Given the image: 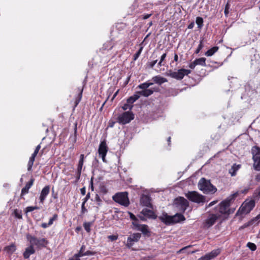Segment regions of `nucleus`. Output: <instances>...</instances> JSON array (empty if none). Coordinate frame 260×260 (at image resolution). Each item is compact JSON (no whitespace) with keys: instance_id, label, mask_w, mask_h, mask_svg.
Listing matches in <instances>:
<instances>
[{"instance_id":"f257e3e1","label":"nucleus","mask_w":260,"mask_h":260,"mask_svg":"<svg viewBox=\"0 0 260 260\" xmlns=\"http://www.w3.org/2000/svg\"><path fill=\"white\" fill-rule=\"evenodd\" d=\"M158 218L161 221L167 225L174 224L185 220L183 215L179 213H177L174 216H170L166 213H164L158 217Z\"/></svg>"},{"instance_id":"f03ea898","label":"nucleus","mask_w":260,"mask_h":260,"mask_svg":"<svg viewBox=\"0 0 260 260\" xmlns=\"http://www.w3.org/2000/svg\"><path fill=\"white\" fill-rule=\"evenodd\" d=\"M198 187L203 193L206 194H213L217 191L216 188L211 184L210 180L204 178H202L200 180Z\"/></svg>"},{"instance_id":"7ed1b4c3","label":"nucleus","mask_w":260,"mask_h":260,"mask_svg":"<svg viewBox=\"0 0 260 260\" xmlns=\"http://www.w3.org/2000/svg\"><path fill=\"white\" fill-rule=\"evenodd\" d=\"M238 192H236L221 202L219 207V212L221 214H229V207L237 197Z\"/></svg>"},{"instance_id":"20e7f679","label":"nucleus","mask_w":260,"mask_h":260,"mask_svg":"<svg viewBox=\"0 0 260 260\" xmlns=\"http://www.w3.org/2000/svg\"><path fill=\"white\" fill-rule=\"evenodd\" d=\"M112 199L115 202L124 207L129 205V201L127 192H120L115 194Z\"/></svg>"},{"instance_id":"39448f33","label":"nucleus","mask_w":260,"mask_h":260,"mask_svg":"<svg viewBox=\"0 0 260 260\" xmlns=\"http://www.w3.org/2000/svg\"><path fill=\"white\" fill-rule=\"evenodd\" d=\"M26 239L33 247L34 246H36L38 248L45 247L47 244V241L45 238L38 239L29 234L26 235Z\"/></svg>"},{"instance_id":"423d86ee","label":"nucleus","mask_w":260,"mask_h":260,"mask_svg":"<svg viewBox=\"0 0 260 260\" xmlns=\"http://www.w3.org/2000/svg\"><path fill=\"white\" fill-rule=\"evenodd\" d=\"M186 198L191 202L203 204L205 202V197L197 191H189L186 193Z\"/></svg>"},{"instance_id":"0eeeda50","label":"nucleus","mask_w":260,"mask_h":260,"mask_svg":"<svg viewBox=\"0 0 260 260\" xmlns=\"http://www.w3.org/2000/svg\"><path fill=\"white\" fill-rule=\"evenodd\" d=\"M153 83L146 82L138 85V88L141 89L142 90L137 92L140 95L148 97L153 93L152 89H148L149 87L152 85Z\"/></svg>"},{"instance_id":"6e6552de","label":"nucleus","mask_w":260,"mask_h":260,"mask_svg":"<svg viewBox=\"0 0 260 260\" xmlns=\"http://www.w3.org/2000/svg\"><path fill=\"white\" fill-rule=\"evenodd\" d=\"M191 73L189 70L181 69L176 72L170 71L168 76L177 80H181L185 75H187Z\"/></svg>"},{"instance_id":"1a4fd4ad","label":"nucleus","mask_w":260,"mask_h":260,"mask_svg":"<svg viewBox=\"0 0 260 260\" xmlns=\"http://www.w3.org/2000/svg\"><path fill=\"white\" fill-rule=\"evenodd\" d=\"M174 204L179 211L184 212L188 207L189 203L184 198L178 197L174 200Z\"/></svg>"},{"instance_id":"9d476101","label":"nucleus","mask_w":260,"mask_h":260,"mask_svg":"<svg viewBox=\"0 0 260 260\" xmlns=\"http://www.w3.org/2000/svg\"><path fill=\"white\" fill-rule=\"evenodd\" d=\"M254 200H246L240 207L241 212L242 214L249 213L255 206Z\"/></svg>"},{"instance_id":"9b49d317","label":"nucleus","mask_w":260,"mask_h":260,"mask_svg":"<svg viewBox=\"0 0 260 260\" xmlns=\"http://www.w3.org/2000/svg\"><path fill=\"white\" fill-rule=\"evenodd\" d=\"M134 118V115L129 112H125L119 115L117 118L118 122L121 124H125L129 123Z\"/></svg>"},{"instance_id":"f8f14e48","label":"nucleus","mask_w":260,"mask_h":260,"mask_svg":"<svg viewBox=\"0 0 260 260\" xmlns=\"http://www.w3.org/2000/svg\"><path fill=\"white\" fill-rule=\"evenodd\" d=\"M108 150V147L107 145L106 141H103L100 143L99 145L98 152L99 155L102 157L104 162H106V156Z\"/></svg>"},{"instance_id":"ddd939ff","label":"nucleus","mask_w":260,"mask_h":260,"mask_svg":"<svg viewBox=\"0 0 260 260\" xmlns=\"http://www.w3.org/2000/svg\"><path fill=\"white\" fill-rule=\"evenodd\" d=\"M141 237L140 233H134L131 235L127 239L126 246L131 248L135 242H138Z\"/></svg>"},{"instance_id":"4468645a","label":"nucleus","mask_w":260,"mask_h":260,"mask_svg":"<svg viewBox=\"0 0 260 260\" xmlns=\"http://www.w3.org/2000/svg\"><path fill=\"white\" fill-rule=\"evenodd\" d=\"M219 217V215L215 214H210L205 220L204 224L206 227L209 228L213 225L218 218Z\"/></svg>"},{"instance_id":"2eb2a0df","label":"nucleus","mask_w":260,"mask_h":260,"mask_svg":"<svg viewBox=\"0 0 260 260\" xmlns=\"http://www.w3.org/2000/svg\"><path fill=\"white\" fill-rule=\"evenodd\" d=\"M220 253V249H216L212 250L211 252L206 254L205 255L201 257L200 260H211L217 256Z\"/></svg>"},{"instance_id":"dca6fc26","label":"nucleus","mask_w":260,"mask_h":260,"mask_svg":"<svg viewBox=\"0 0 260 260\" xmlns=\"http://www.w3.org/2000/svg\"><path fill=\"white\" fill-rule=\"evenodd\" d=\"M135 230L142 232L144 234L146 235L149 233L148 226L146 224H140L136 221L132 222Z\"/></svg>"},{"instance_id":"f3484780","label":"nucleus","mask_w":260,"mask_h":260,"mask_svg":"<svg viewBox=\"0 0 260 260\" xmlns=\"http://www.w3.org/2000/svg\"><path fill=\"white\" fill-rule=\"evenodd\" d=\"M141 214H142L143 216H139V217L142 220H145L144 216L152 218H155V216L154 215V212L151 210L150 209H144L141 212Z\"/></svg>"},{"instance_id":"a211bd4d","label":"nucleus","mask_w":260,"mask_h":260,"mask_svg":"<svg viewBox=\"0 0 260 260\" xmlns=\"http://www.w3.org/2000/svg\"><path fill=\"white\" fill-rule=\"evenodd\" d=\"M140 203L144 206L151 207L150 198L148 195L143 194L140 199Z\"/></svg>"},{"instance_id":"6ab92c4d","label":"nucleus","mask_w":260,"mask_h":260,"mask_svg":"<svg viewBox=\"0 0 260 260\" xmlns=\"http://www.w3.org/2000/svg\"><path fill=\"white\" fill-rule=\"evenodd\" d=\"M49 191H50V187L49 186H46L42 189L41 192L40 197V202L42 203H43L46 197L49 194Z\"/></svg>"},{"instance_id":"aec40b11","label":"nucleus","mask_w":260,"mask_h":260,"mask_svg":"<svg viewBox=\"0 0 260 260\" xmlns=\"http://www.w3.org/2000/svg\"><path fill=\"white\" fill-rule=\"evenodd\" d=\"M252 158L254 161L253 166L254 170L257 171H260V155H254Z\"/></svg>"},{"instance_id":"412c9836","label":"nucleus","mask_w":260,"mask_h":260,"mask_svg":"<svg viewBox=\"0 0 260 260\" xmlns=\"http://www.w3.org/2000/svg\"><path fill=\"white\" fill-rule=\"evenodd\" d=\"M84 154H81L80 156V159L79 160L77 174L78 177L79 178L81 174L82 169L84 162Z\"/></svg>"},{"instance_id":"4be33fe9","label":"nucleus","mask_w":260,"mask_h":260,"mask_svg":"<svg viewBox=\"0 0 260 260\" xmlns=\"http://www.w3.org/2000/svg\"><path fill=\"white\" fill-rule=\"evenodd\" d=\"M35 252L34 247L30 244L29 246L27 247L23 253V256L25 258H28L30 255Z\"/></svg>"},{"instance_id":"5701e85b","label":"nucleus","mask_w":260,"mask_h":260,"mask_svg":"<svg viewBox=\"0 0 260 260\" xmlns=\"http://www.w3.org/2000/svg\"><path fill=\"white\" fill-rule=\"evenodd\" d=\"M16 250V246L14 244H11L5 247L4 250L9 256L11 255Z\"/></svg>"},{"instance_id":"b1692460","label":"nucleus","mask_w":260,"mask_h":260,"mask_svg":"<svg viewBox=\"0 0 260 260\" xmlns=\"http://www.w3.org/2000/svg\"><path fill=\"white\" fill-rule=\"evenodd\" d=\"M152 80L155 83L158 84L159 85H161V84L168 81L166 78L159 75L153 77Z\"/></svg>"},{"instance_id":"393cba45","label":"nucleus","mask_w":260,"mask_h":260,"mask_svg":"<svg viewBox=\"0 0 260 260\" xmlns=\"http://www.w3.org/2000/svg\"><path fill=\"white\" fill-rule=\"evenodd\" d=\"M34 180L31 179L30 181L28 182L24 187H23L21 190V196L25 195L28 192V190L31 186L33 184Z\"/></svg>"},{"instance_id":"a878e982","label":"nucleus","mask_w":260,"mask_h":260,"mask_svg":"<svg viewBox=\"0 0 260 260\" xmlns=\"http://www.w3.org/2000/svg\"><path fill=\"white\" fill-rule=\"evenodd\" d=\"M140 95L137 92L135 94L131 96L127 100V102L131 105H133V104L139 99L140 97Z\"/></svg>"},{"instance_id":"bb28decb","label":"nucleus","mask_w":260,"mask_h":260,"mask_svg":"<svg viewBox=\"0 0 260 260\" xmlns=\"http://www.w3.org/2000/svg\"><path fill=\"white\" fill-rule=\"evenodd\" d=\"M241 166L234 164L229 170V173L232 176H235L236 175L237 171L240 169Z\"/></svg>"},{"instance_id":"cd10ccee","label":"nucleus","mask_w":260,"mask_h":260,"mask_svg":"<svg viewBox=\"0 0 260 260\" xmlns=\"http://www.w3.org/2000/svg\"><path fill=\"white\" fill-rule=\"evenodd\" d=\"M206 59L205 58L201 57L196 59L194 61L197 66H206Z\"/></svg>"},{"instance_id":"c85d7f7f","label":"nucleus","mask_w":260,"mask_h":260,"mask_svg":"<svg viewBox=\"0 0 260 260\" xmlns=\"http://www.w3.org/2000/svg\"><path fill=\"white\" fill-rule=\"evenodd\" d=\"M85 246L83 245L81 248L78 254H76L74 255V257L75 259H78L80 260V257L83 256L84 255H82V254H83L85 253Z\"/></svg>"},{"instance_id":"c756f323","label":"nucleus","mask_w":260,"mask_h":260,"mask_svg":"<svg viewBox=\"0 0 260 260\" xmlns=\"http://www.w3.org/2000/svg\"><path fill=\"white\" fill-rule=\"evenodd\" d=\"M218 49L217 47H213L212 48L208 50L206 53L205 55L207 56H211L213 55Z\"/></svg>"},{"instance_id":"7c9ffc66","label":"nucleus","mask_w":260,"mask_h":260,"mask_svg":"<svg viewBox=\"0 0 260 260\" xmlns=\"http://www.w3.org/2000/svg\"><path fill=\"white\" fill-rule=\"evenodd\" d=\"M252 153L253 156L254 155H259L260 154V148L257 146H254L252 149Z\"/></svg>"},{"instance_id":"2f4dec72","label":"nucleus","mask_w":260,"mask_h":260,"mask_svg":"<svg viewBox=\"0 0 260 260\" xmlns=\"http://www.w3.org/2000/svg\"><path fill=\"white\" fill-rule=\"evenodd\" d=\"M254 199L258 200L260 198V186L255 190L253 193Z\"/></svg>"},{"instance_id":"473e14b6","label":"nucleus","mask_w":260,"mask_h":260,"mask_svg":"<svg viewBox=\"0 0 260 260\" xmlns=\"http://www.w3.org/2000/svg\"><path fill=\"white\" fill-rule=\"evenodd\" d=\"M167 56V52H165L161 56V57H160V61H159V62L158 63V66L159 67H161L162 66H164V63H163L165 59L166 58Z\"/></svg>"},{"instance_id":"72a5a7b5","label":"nucleus","mask_w":260,"mask_h":260,"mask_svg":"<svg viewBox=\"0 0 260 260\" xmlns=\"http://www.w3.org/2000/svg\"><path fill=\"white\" fill-rule=\"evenodd\" d=\"M91 222H85L83 224V226L85 231L89 233L90 232V226L91 225Z\"/></svg>"},{"instance_id":"f704fd0d","label":"nucleus","mask_w":260,"mask_h":260,"mask_svg":"<svg viewBox=\"0 0 260 260\" xmlns=\"http://www.w3.org/2000/svg\"><path fill=\"white\" fill-rule=\"evenodd\" d=\"M196 23L198 24L199 28H201L203 23V18L202 17H198L196 18Z\"/></svg>"},{"instance_id":"c9c22d12","label":"nucleus","mask_w":260,"mask_h":260,"mask_svg":"<svg viewBox=\"0 0 260 260\" xmlns=\"http://www.w3.org/2000/svg\"><path fill=\"white\" fill-rule=\"evenodd\" d=\"M247 246L252 251H254L256 249L255 244L251 242H248L247 244Z\"/></svg>"},{"instance_id":"e433bc0d","label":"nucleus","mask_w":260,"mask_h":260,"mask_svg":"<svg viewBox=\"0 0 260 260\" xmlns=\"http://www.w3.org/2000/svg\"><path fill=\"white\" fill-rule=\"evenodd\" d=\"M133 107V105H130L126 102V103L124 104L122 108L123 110H126L127 109L131 110L132 109Z\"/></svg>"},{"instance_id":"4c0bfd02","label":"nucleus","mask_w":260,"mask_h":260,"mask_svg":"<svg viewBox=\"0 0 260 260\" xmlns=\"http://www.w3.org/2000/svg\"><path fill=\"white\" fill-rule=\"evenodd\" d=\"M143 50V47H140L139 50L137 51V52L134 56V59L136 60L140 55L142 51Z\"/></svg>"},{"instance_id":"58836bf2","label":"nucleus","mask_w":260,"mask_h":260,"mask_svg":"<svg viewBox=\"0 0 260 260\" xmlns=\"http://www.w3.org/2000/svg\"><path fill=\"white\" fill-rule=\"evenodd\" d=\"M104 47L105 49H111L113 47V45H112V43L110 42L104 45Z\"/></svg>"},{"instance_id":"ea45409f","label":"nucleus","mask_w":260,"mask_h":260,"mask_svg":"<svg viewBox=\"0 0 260 260\" xmlns=\"http://www.w3.org/2000/svg\"><path fill=\"white\" fill-rule=\"evenodd\" d=\"M57 218V214H54L53 217L50 218L49 219V221L48 222V224L50 226L51 225H52L53 223V221L55 220H56Z\"/></svg>"},{"instance_id":"a19ab883","label":"nucleus","mask_w":260,"mask_h":260,"mask_svg":"<svg viewBox=\"0 0 260 260\" xmlns=\"http://www.w3.org/2000/svg\"><path fill=\"white\" fill-rule=\"evenodd\" d=\"M39 208L37 206H29L27 207L26 209V212H31L35 210L38 209Z\"/></svg>"},{"instance_id":"79ce46f5","label":"nucleus","mask_w":260,"mask_h":260,"mask_svg":"<svg viewBox=\"0 0 260 260\" xmlns=\"http://www.w3.org/2000/svg\"><path fill=\"white\" fill-rule=\"evenodd\" d=\"M203 40H201V41H200V44L199 45V46L196 50V53H198L200 51V50L203 48Z\"/></svg>"},{"instance_id":"37998d69","label":"nucleus","mask_w":260,"mask_h":260,"mask_svg":"<svg viewBox=\"0 0 260 260\" xmlns=\"http://www.w3.org/2000/svg\"><path fill=\"white\" fill-rule=\"evenodd\" d=\"M128 214L129 215V217L130 218L133 220V222H138V219L136 218V217L131 212H128Z\"/></svg>"},{"instance_id":"c03bdc74","label":"nucleus","mask_w":260,"mask_h":260,"mask_svg":"<svg viewBox=\"0 0 260 260\" xmlns=\"http://www.w3.org/2000/svg\"><path fill=\"white\" fill-rule=\"evenodd\" d=\"M14 214H15V217H16L17 218H18L19 219L22 218V215L21 214V213L19 212V211L15 210L14 211Z\"/></svg>"},{"instance_id":"a18cd8bd","label":"nucleus","mask_w":260,"mask_h":260,"mask_svg":"<svg viewBox=\"0 0 260 260\" xmlns=\"http://www.w3.org/2000/svg\"><path fill=\"white\" fill-rule=\"evenodd\" d=\"M95 254L94 252L91 251L89 250L86 251L85 252V253L83 254H82V255L85 256V255H93Z\"/></svg>"},{"instance_id":"49530a36","label":"nucleus","mask_w":260,"mask_h":260,"mask_svg":"<svg viewBox=\"0 0 260 260\" xmlns=\"http://www.w3.org/2000/svg\"><path fill=\"white\" fill-rule=\"evenodd\" d=\"M40 148H41V146H40V145H38L36 147V149H35V151L34 152L33 154H35V155H37V154L38 153L39 151L40 150Z\"/></svg>"},{"instance_id":"de8ad7c7","label":"nucleus","mask_w":260,"mask_h":260,"mask_svg":"<svg viewBox=\"0 0 260 260\" xmlns=\"http://www.w3.org/2000/svg\"><path fill=\"white\" fill-rule=\"evenodd\" d=\"M34 162H31V161H28V165H27V170L28 171H30L31 169V168L33 166Z\"/></svg>"},{"instance_id":"09e8293b","label":"nucleus","mask_w":260,"mask_h":260,"mask_svg":"<svg viewBox=\"0 0 260 260\" xmlns=\"http://www.w3.org/2000/svg\"><path fill=\"white\" fill-rule=\"evenodd\" d=\"M95 199V201L98 202V205L99 206H100L101 200L100 197L98 194L96 195Z\"/></svg>"},{"instance_id":"8fccbe9b","label":"nucleus","mask_w":260,"mask_h":260,"mask_svg":"<svg viewBox=\"0 0 260 260\" xmlns=\"http://www.w3.org/2000/svg\"><path fill=\"white\" fill-rule=\"evenodd\" d=\"M85 204H84V203H82V207H81V212L83 214V213H85V212H87V209H86V208L85 207Z\"/></svg>"},{"instance_id":"3c124183","label":"nucleus","mask_w":260,"mask_h":260,"mask_svg":"<svg viewBox=\"0 0 260 260\" xmlns=\"http://www.w3.org/2000/svg\"><path fill=\"white\" fill-rule=\"evenodd\" d=\"M90 198V193H88L86 197H85V198L83 200V202L82 203H84V204H85L86 202L87 201V200L89 199Z\"/></svg>"},{"instance_id":"603ef678","label":"nucleus","mask_w":260,"mask_h":260,"mask_svg":"<svg viewBox=\"0 0 260 260\" xmlns=\"http://www.w3.org/2000/svg\"><path fill=\"white\" fill-rule=\"evenodd\" d=\"M248 189H249V188L247 187V188H245L243 190H241L239 192H238V194L239 193V192L240 193H246L247 192V191H248Z\"/></svg>"},{"instance_id":"864d4df0","label":"nucleus","mask_w":260,"mask_h":260,"mask_svg":"<svg viewBox=\"0 0 260 260\" xmlns=\"http://www.w3.org/2000/svg\"><path fill=\"white\" fill-rule=\"evenodd\" d=\"M196 64L195 63V61H193V62H191V63L189 64V67L191 69H193L196 66Z\"/></svg>"},{"instance_id":"5fc2aeb1","label":"nucleus","mask_w":260,"mask_h":260,"mask_svg":"<svg viewBox=\"0 0 260 260\" xmlns=\"http://www.w3.org/2000/svg\"><path fill=\"white\" fill-rule=\"evenodd\" d=\"M157 61V59L151 61L150 62V67L151 68H153L155 66V64L156 63Z\"/></svg>"},{"instance_id":"6e6d98bb","label":"nucleus","mask_w":260,"mask_h":260,"mask_svg":"<svg viewBox=\"0 0 260 260\" xmlns=\"http://www.w3.org/2000/svg\"><path fill=\"white\" fill-rule=\"evenodd\" d=\"M151 15H152L151 14H144V15H143L142 16H143V19H147L148 18H149L151 16Z\"/></svg>"},{"instance_id":"4d7b16f0","label":"nucleus","mask_w":260,"mask_h":260,"mask_svg":"<svg viewBox=\"0 0 260 260\" xmlns=\"http://www.w3.org/2000/svg\"><path fill=\"white\" fill-rule=\"evenodd\" d=\"M217 201H212L208 204V205L207 206V207H210L214 205L215 204H216L217 203Z\"/></svg>"},{"instance_id":"13d9d810","label":"nucleus","mask_w":260,"mask_h":260,"mask_svg":"<svg viewBox=\"0 0 260 260\" xmlns=\"http://www.w3.org/2000/svg\"><path fill=\"white\" fill-rule=\"evenodd\" d=\"M36 156V155L32 154V155L31 156V157L29 158V161H31V162H34Z\"/></svg>"},{"instance_id":"bf43d9fd","label":"nucleus","mask_w":260,"mask_h":260,"mask_svg":"<svg viewBox=\"0 0 260 260\" xmlns=\"http://www.w3.org/2000/svg\"><path fill=\"white\" fill-rule=\"evenodd\" d=\"M108 238L111 239L112 241H114V240H116L117 238L116 236L112 235V236H109L108 237Z\"/></svg>"},{"instance_id":"052dcab7","label":"nucleus","mask_w":260,"mask_h":260,"mask_svg":"<svg viewBox=\"0 0 260 260\" xmlns=\"http://www.w3.org/2000/svg\"><path fill=\"white\" fill-rule=\"evenodd\" d=\"M49 226H50L48 223H43L41 225V226L43 228H47V227H48Z\"/></svg>"},{"instance_id":"680f3d73","label":"nucleus","mask_w":260,"mask_h":260,"mask_svg":"<svg viewBox=\"0 0 260 260\" xmlns=\"http://www.w3.org/2000/svg\"><path fill=\"white\" fill-rule=\"evenodd\" d=\"M115 123V122L114 121H110V122H109L108 126L110 127H113Z\"/></svg>"},{"instance_id":"e2e57ef3","label":"nucleus","mask_w":260,"mask_h":260,"mask_svg":"<svg viewBox=\"0 0 260 260\" xmlns=\"http://www.w3.org/2000/svg\"><path fill=\"white\" fill-rule=\"evenodd\" d=\"M85 188L84 187L82 188L81 189V193L83 195H85Z\"/></svg>"},{"instance_id":"0e129e2a","label":"nucleus","mask_w":260,"mask_h":260,"mask_svg":"<svg viewBox=\"0 0 260 260\" xmlns=\"http://www.w3.org/2000/svg\"><path fill=\"white\" fill-rule=\"evenodd\" d=\"M255 179L257 181H260V173L257 175Z\"/></svg>"},{"instance_id":"69168bd1","label":"nucleus","mask_w":260,"mask_h":260,"mask_svg":"<svg viewBox=\"0 0 260 260\" xmlns=\"http://www.w3.org/2000/svg\"><path fill=\"white\" fill-rule=\"evenodd\" d=\"M178 59V55L177 54H175L174 55V60L175 61H177Z\"/></svg>"},{"instance_id":"338daca9","label":"nucleus","mask_w":260,"mask_h":260,"mask_svg":"<svg viewBox=\"0 0 260 260\" xmlns=\"http://www.w3.org/2000/svg\"><path fill=\"white\" fill-rule=\"evenodd\" d=\"M259 219H260V214L258 215L257 216H256L254 219L255 220H258Z\"/></svg>"},{"instance_id":"774afa93","label":"nucleus","mask_w":260,"mask_h":260,"mask_svg":"<svg viewBox=\"0 0 260 260\" xmlns=\"http://www.w3.org/2000/svg\"><path fill=\"white\" fill-rule=\"evenodd\" d=\"M102 191L104 193H106L107 192L106 188L105 187H103V188H102Z\"/></svg>"}]
</instances>
